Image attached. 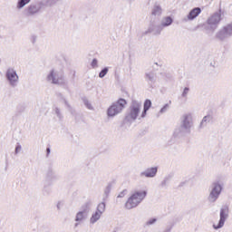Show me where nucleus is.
<instances>
[{
	"mask_svg": "<svg viewBox=\"0 0 232 232\" xmlns=\"http://www.w3.org/2000/svg\"><path fill=\"white\" fill-rule=\"evenodd\" d=\"M222 19H224V13H222V9H219L210 14L204 24L198 25V28H202L207 34H209V32L213 34L218 28V24H220Z\"/></svg>",
	"mask_w": 232,
	"mask_h": 232,
	"instance_id": "obj_1",
	"label": "nucleus"
},
{
	"mask_svg": "<svg viewBox=\"0 0 232 232\" xmlns=\"http://www.w3.org/2000/svg\"><path fill=\"white\" fill-rule=\"evenodd\" d=\"M191 128H193V116L191 113L183 114L180 119V126L175 129L173 137L175 139L184 137L186 133H191Z\"/></svg>",
	"mask_w": 232,
	"mask_h": 232,
	"instance_id": "obj_2",
	"label": "nucleus"
},
{
	"mask_svg": "<svg viewBox=\"0 0 232 232\" xmlns=\"http://www.w3.org/2000/svg\"><path fill=\"white\" fill-rule=\"evenodd\" d=\"M146 197H148L147 190L132 191L130 197L128 198L127 201L125 202V208L135 209V208H138L142 203Z\"/></svg>",
	"mask_w": 232,
	"mask_h": 232,
	"instance_id": "obj_3",
	"label": "nucleus"
},
{
	"mask_svg": "<svg viewBox=\"0 0 232 232\" xmlns=\"http://www.w3.org/2000/svg\"><path fill=\"white\" fill-rule=\"evenodd\" d=\"M141 110H142V102L138 100H132L125 114V118H124L125 122H129V124H133V122H135V121L139 119V115H140Z\"/></svg>",
	"mask_w": 232,
	"mask_h": 232,
	"instance_id": "obj_4",
	"label": "nucleus"
},
{
	"mask_svg": "<svg viewBox=\"0 0 232 232\" xmlns=\"http://www.w3.org/2000/svg\"><path fill=\"white\" fill-rule=\"evenodd\" d=\"M127 104L128 102L126 101V99H118L116 102H112L107 109V117L109 119H113V117H117V115H121V113L124 111Z\"/></svg>",
	"mask_w": 232,
	"mask_h": 232,
	"instance_id": "obj_5",
	"label": "nucleus"
},
{
	"mask_svg": "<svg viewBox=\"0 0 232 232\" xmlns=\"http://www.w3.org/2000/svg\"><path fill=\"white\" fill-rule=\"evenodd\" d=\"M222 189H224V187L222 186V183H220V181H214L212 183L209 195L208 197V202H210V204H214V202L218 200L222 193Z\"/></svg>",
	"mask_w": 232,
	"mask_h": 232,
	"instance_id": "obj_6",
	"label": "nucleus"
},
{
	"mask_svg": "<svg viewBox=\"0 0 232 232\" xmlns=\"http://www.w3.org/2000/svg\"><path fill=\"white\" fill-rule=\"evenodd\" d=\"M43 8H44V2L39 1L29 5L24 12L27 17H34L41 14V10H43Z\"/></svg>",
	"mask_w": 232,
	"mask_h": 232,
	"instance_id": "obj_7",
	"label": "nucleus"
},
{
	"mask_svg": "<svg viewBox=\"0 0 232 232\" xmlns=\"http://www.w3.org/2000/svg\"><path fill=\"white\" fill-rule=\"evenodd\" d=\"M229 217V207L227 205H223L219 212V221L218 225L214 224L212 227L216 230L222 229V227L226 224Z\"/></svg>",
	"mask_w": 232,
	"mask_h": 232,
	"instance_id": "obj_8",
	"label": "nucleus"
},
{
	"mask_svg": "<svg viewBox=\"0 0 232 232\" xmlns=\"http://www.w3.org/2000/svg\"><path fill=\"white\" fill-rule=\"evenodd\" d=\"M5 79L11 88H15L19 84V75L14 68H8L5 71Z\"/></svg>",
	"mask_w": 232,
	"mask_h": 232,
	"instance_id": "obj_9",
	"label": "nucleus"
},
{
	"mask_svg": "<svg viewBox=\"0 0 232 232\" xmlns=\"http://www.w3.org/2000/svg\"><path fill=\"white\" fill-rule=\"evenodd\" d=\"M47 82L51 84H64V76L58 71L51 70L47 75Z\"/></svg>",
	"mask_w": 232,
	"mask_h": 232,
	"instance_id": "obj_10",
	"label": "nucleus"
},
{
	"mask_svg": "<svg viewBox=\"0 0 232 232\" xmlns=\"http://www.w3.org/2000/svg\"><path fill=\"white\" fill-rule=\"evenodd\" d=\"M105 211H106V203L104 202L99 203L96 208V210L92 214V217L90 218V224H96V222H99V220H101V217H102Z\"/></svg>",
	"mask_w": 232,
	"mask_h": 232,
	"instance_id": "obj_11",
	"label": "nucleus"
},
{
	"mask_svg": "<svg viewBox=\"0 0 232 232\" xmlns=\"http://www.w3.org/2000/svg\"><path fill=\"white\" fill-rule=\"evenodd\" d=\"M202 14V9L200 7H195L189 11L187 16L182 19V23H188V21H195L198 15Z\"/></svg>",
	"mask_w": 232,
	"mask_h": 232,
	"instance_id": "obj_12",
	"label": "nucleus"
},
{
	"mask_svg": "<svg viewBox=\"0 0 232 232\" xmlns=\"http://www.w3.org/2000/svg\"><path fill=\"white\" fill-rule=\"evenodd\" d=\"M159 173V167H150L140 173V177H145L146 179H155Z\"/></svg>",
	"mask_w": 232,
	"mask_h": 232,
	"instance_id": "obj_13",
	"label": "nucleus"
},
{
	"mask_svg": "<svg viewBox=\"0 0 232 232\" xmlns=\"http://www.w3.org/2000/svg\"><path fill=\"white\" fill-rule=\"evenodd\" d=\"M162 30L164 27L160 25H150L147 31H145L144 35H148V34H153V35H160L162 34Z\"/></svg>",
	"mask_w": 232,
	"mask_h": 232,
	"instance_id": "obj_14",
	"label": "nucleus"
},
{
	"mask_svg": "<svg viewBox=\"0 0 232 232\" xmlns=\"http://www.w3.org/2000/svg\"><path fill=\"white\" fill-rule=\"evenodd\" d=\"M215 39H217V41H221L222 43H224L226 39H229V35L227 34L226 29L222 27L216 33Z\"/></svg>",
	"mask_w": 232,
	"mask_h": 232,
	"instance_id": "obj_15",
	"label": "nucleus"
},
{
	"mask_svg": "<svg viewBox=\"0 0 232 232\" xmlns=\"http://www.w3.org/2000/svg\"><path fill=\"white\" fill-rule=\"evenodd\" d=\"M86 218H88V214H86L85 212L82 211H78L76 213L75 216V224H74V227H78L79 224H81V222H84V220H86Z\"/></svg>",
	"mask_w": 232,
	"mask_h": 232,
	"instance_id": "obj_16",
	"label": "nucleus"
},
{
	"mask_svg": "<svg viewBox=\"0 0 232 232\" xmlns=\"http://www.w3.org/2000/svg\"><path fill=\"white\" fill-rule=\"evenodd\" d=\"M92 206H93V202L89 199L82 205L80 211L85 213L86 215H90V211H92Z\"/></svg>",
	"mask_w": 232,
	"mask_h": 232,
	"instance_id": "obj_17",
	"label": "nucleus"
},
{
	"mask_svg": "<svg viewBox=\"0 0 232 232\" xmlns=\"http://www.w3.org/2000/svg\"><path fill=\"white\" fill-rule=\"evenodd\" d=\"M145 81H147L149 84H155V82L157 81V74L155 72H147L145 73Z\"/></svg>",
	"mask_w": 232,
	"mask_h": 232,
	"instance_id": "obj_18",
	"label": "nucleus"
},
{
	"mask_svg": "<svg viewBox=\"0 0 232 232\" xmlns=\"http://www.w3.org/2000/svg\"><path fill=\"white\" fill-rule=\"evenodd\" d=\"M173 24V18L171 16H165L161 19L160 25L163 28H168V26H171Z\"/></svg>",
	"mask_w": 232,
	"mask_h": 232,
	"instance_id": "obj_19",
	"label": "nucleus"
},
{
	"mask_svg": "<svg viewBox=\"0 0 232 232\" xmlns=\"http://www.w3.org/2000/svg\"><path fill=\"white\" fill-rule=\"evenodd\" d=\"M211 122H213V116L207 115L202 119L199 128H206V126H208V124H211Z\"/></svg>",
	"mask_w": 232,
	"mask_h": 232,
	"instance_id": "obj_20",
	"label": "nucleus"
},
{
	"mask_svg": "<svg viewBox=\"0 0 232 232\" xmlns=\"http://www.w3.org/2000/svg\"><path fill=\"white\" fill-rule=\"evenodd\" d=\"M32 0H17L16 3V10H23L26 6V5H30Z\"/></svg>",
	"mask_w": 232,
	"mask_h": 232,
	"instance_id": "obj_21",
	"label": "nucleus"
},
{
	"mask_svg": "<svg viewBox=\"0 0 232 232\" xmlns=\"http://www.w3.org/2000/svg\"><path fill=\"white\" fill-rule=\"evenodd\" d=\"M152 15L155 17H160V15H162V7L160 5H154L151 11Z\"/></svg>",
	"mask_w": 232,
	"mask_h": 232,
	"instance_id": "obj_22",
	"label": "nucleus"
},
{
	"mask_svg": "<svg viewBox=\"0 0 232 232\" xmlns=\"http://www.w3.org/2000/svg\"><path fill=\"white\" fill-rule=\"evenodd\" d=\"M53 115H56V117H57V119H59V121H63V112H61V108L54 105L53 107Z\"/></svg>",
	"mask_w": 232,
	"mask_h": 232,
	"instance_id": "obj_23",
	"label": "nucleus"
},
{
	"mask_svg": "<svg viewBox=\"0 0 232 232\" xmlns=\"http://www.w3.org/2000/svg\"><path fill=\"white\" fill-rule=\"evenodd\" d=\"M170 180H171V176L169 175L165 176L160 184V188H168V184H169Z\"/></svg>",
	"mask_w": 232,
	"mask_h": 232,
	"instance_id": "obj_24",
	"label": "nucleus"
},
{
	"mask_svg": "<svg viewBox=\"0 0 232 232\" xmlns=\"http://www.w3.org/2000/svg\"><path fill=\"white\" fill-rule=\"evenodd\" d=\"M46 179H47V180L55 179V171H53V169H49L46 172Z\"/></svg>",
	"mask_w": 232,
	"mask_h": 232,
	"instance_id": "obj_25",
	"label": "nucleus"
},
{
	"mask_svg": "<svg viewBox=\"0 0 232 232\" xmlns=\"http://www.w3.org/2000/svg\"><path fill=\"white\" fill-rule=\"evenodd\" d=\"M44 4V6H53L59 3V0H41Z\"/></svg>",
	"mask_w": 232,
	"mask_h": 232,
	"instance_id": "obj_26",
	"label": "nucleus"
},
{
	"mask_svg": "<svg viewBox=\"0 0 232 232\" xmlns=\"http://www.w3.org/2000/svg\"><path fill=\"white\" fill-rule=\"evenodd\" d=\"M223 28H225V31L227 32L228 37H232V22L224 25Z\"/></svg>",
	"mask_w": 232,
	"mask_h": 232,
	"instance_id": "obj_27",
	"label": "nucleus"
},
{
	"mask_svg": "<svg viewBox=\"0 0 232 232\" xmlns=\"http://www.w3.org/2000/svg\"><path fill=\"white\" fill-rule=\"evenodd\" d=\"M108 72H110V67H104L100 72L99 77L100 79H104L106 75L108 74Z\"/></svg>",
	"mask_w": 232,
	"mask_h": 232,
	"instance_id": "obj_28",
	"label": "nucleus"
},
{
	"mask_svg": "<svg viewBox=\"0 0 232 232\" xmlns=\"http://www.w3.org/2000/svg\"><path fill=\"white\" fill-rule=\"evenodd\" d=\"M110 193H111V184L107 185V187L104 189V197H105V198H108Z\"/></svg>",
	"mask_w": 232,
	"mask_h": 232,
	"instance_id": "obj_29",
	"label": "nucleus"
},
{
	"mask_svg": "<svg viewBox=\"0 0 232 232\" xmlns=\"http://www.w3.org/2000/svg\"><path fill=\"white\" fill-rule=\"evenodd\" d=\"M189 94V87H185L184 89H183V92H182V93H181V97L183 98V99H188V95Z\"/></svg>",
	"mask_w": 232,
	"mask_h": 232,
	"instance_id": "obj_30",
	"label": "nucleus"
},
{
	"mask_svg": "<svg viewBox=\"0 0 232 232\" xmlns=\"http://www.w3.org/2000/svg\"><path fill=\"white\" fill-rule=\"evenodd\" d=\"M150 108H151V101L150 100H146L143 103V110L149 111Z\"/></svg>",
	"mask_w": 232,
	"mask_h": 232,
	"instance_id": "obj_31",
	"label": "nucleus"
},
{
	"mask_svg": "<svg viewBox=\"0 0 232 232\" xmlns=\"http://www.w3.org/2000/svg\"><path fill=\"white\" fill-rule=\"evenodd\" d=\"M62 101H63V104H65V106L69 110V111H72V105H70V102H68V100H66V98L62 96Z\"/></svg>",
	"mask_w": 232,
	"mask_h": 232,
	"instance_id": "obj_32",
	"label": "nucleus"
},
{
	"mask_svg": "<svg viewBox=\"0 0 232 232\" xmlns=\"http://www.w3.org/2000/svg\"><path fill=\"white\" fill-rule=\"evenodd\" d=\"M169 110V104L166 103L160 110V115H162V113H166Z\"/></svg>",
	"mask_w": 232,
	"mask_h": 232,
	"instance_id": "obj_33",
	"label": "nucleus"
},
{
	"mask_svg": "<svg viewBox=\"0 0 232 232\" xmlns=\"http://www.w3.org/2000/svg\"><path fill=\"white\" fill-rule=\"evenodd\" d=\"M91 66L93 69L99 68V61L96 58L92 59V61L91 63Z\"/></svg>",
	"mask_w": 232,
	"mask_h": 232,
	"instance_id": "obj_34",
	"label": "nucleus"
},
{
	"mask_svg": "<svg viewBox=\"0 0 232 232\" xmlns=\"http://www.w3.org/2000/svg\"><path fill=\"white\" fill-rule=\"evenodd\" d=\"M128 195V189H123L121 192L119 193L118 198H124Z\"/></svg>",
	"mask_w": 232,
	"mask_h": 232,
	"instance_id": "obj_35",
	"label": "nucleus"
},
{
	"mask_svg": "<svg viewBox=\"0 0 232 232\" xmlns=\"http://www.w3.org/2000/svg\"><path fill=\"white\" fill-rule=\"evenodd\" d=\"M84 104L88 110H93V106H92V103L88 100H84Z\"/></svg>",
	"mask_w": 232,
	"mask_h": 232,
	"instance_id": "obj_36",
	"label": "nucleus"
},
{
	"mask_svg": "<svg viewBox=\"0 0 232 232\" xmlns=\"http://www.w3.org/2000/svg\"><path fill=\"white\" fill-rule=\"evenodd\" d=\"M22 150H23V147L21 146V144L17 143L14 149V155H17L19 151H21Z\"/></svg>",
	"mask_w": 232,
	"mask_h": 232,
	"instance_id": "obj_37",
	"label": "nucleus"
},
{
	"mask_svg": "<svg viewBox=\"0 0 232 232\" xmlns=\"http://www.w3.org/2000/svg\"><path fill=\"white\" fill-rule=\"evenodd\" d=\"M148 110L146 109H143L141 114H140V117L139 118V121H140V119H144L146 117V115L148 114Z\"/></svg>",
	"mask_w": 232,
	"mask_h": 232,
	"instance_id": "obj_38",
	"label": "nucleus"
},
{
	"mask_svg": "<svg viewBox=\"0 0 232 232\" xmlns=\"http://www.w3.org/2000/svg\"><path fill=\"white\" fill-rule=\"evenodd\" d=\"M155 222H157V218H150L147 221V226H153V224H155Z\"/></svg>",
	"mask_w": 232,
	"mask_h": 232,
	"instance_id": "obj_39",
	"label": "nucleus"
},
{
	"mask_svg": "<svg viewBox=\"0 0 232 232\" xmlns=\"http://www.w3.org/2000/svg\"><path fill=\"white\" fill-rule=\"evenodd\" d=\"M51 149H50V147H48L47 149H46V155H47V157H48V155H50V153H51Z\"/></svg>",
	"mask_w": 232,
	"mask_h": 232,
	"instance_id": "obj_40",
	"label": "nucleus"
},
{
	"mask_svg": "<svg viewBox=\"0 0 232 232\" xmlns=\"http://www.w3.org/2000/svg\"><path fill=\"white\" fill-rule=\"evenodd\" d=\"M35 39H36V37L33 36V43H35Z\"/></svg>",
	"mask_w": 232,
	"mask_h": 232,
	"instance_id": "obj_41",
	"label": "nucleus"
}]
</instances>
